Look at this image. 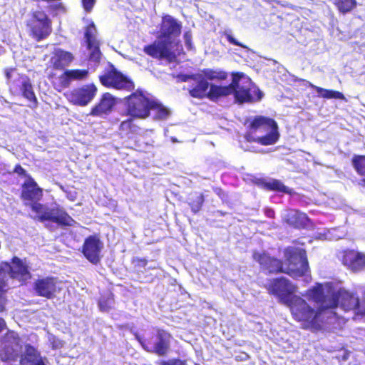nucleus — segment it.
<instances>
[{"instance_id": "bb28decb", "label": "nucleus", "mask_w": 365, "mask_h": 365, "mask_svg": "<svg viewBox=\"0 0 365 365\" xmlns=\"http://www.w3.org/2000/svg\"><path fill=\"white\" fill-rule=\"evenodd\" d=\"M283 220L294 228L301 229L307 225L309 217L305 213L297 210H290L284 215Z\"/></svg>"}, {"instance_id": "a18cd8bd", "label": "nucleus", "mask_w": 365, "mask_h": 365, "mask_svg": "<svg viewBox=\"0 0 365 365\" xmlns=\"http://www.w3.org/2000/svg\"><path fill=\"white\" fill-rule=\"evenodd\" d=\"M225 36L226 38V39L227 40V41L230 43V44H232V45H235V46H240V47H242V48H247V47L244 45L243 43H242L241 42L238 41L237 40H236L232 36L231 34L230 33H227L225 32Z\"/></svg>"}, {"instance_id": "c03bdc74", "label": "nucleus", "mask_w": 365, "mask_h": 365, "mask_svg": "<svg viewBox=\"0 0 365 365\" xmlns=\"http://www.w3.org/2000/svg\"><path fill=\"white\" fill-rule=\"evenodd\" d=\"M15 69L11 68L9 71H7L6 73V77L7 80L9 81V83L10 85V91L12 92H17V91H18L17 85L16 84L14 81L11 80V73Z\"/></svg>"}, {"instance_id": "39448f33", "label": "nucleus", "mask_w": 365, "mask_h": 365, "mask_svg": "<svg viewBox=\"0 0 365 365\" xmlns=\"http://www.w3.org/2000/svg\"><path fill=\"white\" fill-rule=\"evenodd\" d=\"M236 83L235 80L227 86H220L215 83H210L205 78L200 81V84H195L190 86L188 93L194 98H208L212 101H216L220 98L228 96L233 93V88Z\"/></svg>"}, {"instance_id": "603ef678", "label": "nucleus", "mask_w": 365, "mask_h": 365, "mask_svg": "<svg viewBox=\"0 0 365 365\" xmlns=\"http://www.w3.org/2000/svg\"><path fill=\"white\" fill-rule=\"evenodd\" d=\"M6 327V322L4 319L0 318V332H1Z\"/></svg>"}, {"instance_id": "cd10ccee", "label": "nucleus", "mask_w": 365, "mask_h": 365, "mask_svg": "<svg viewBox=\"0 0 365 365\" xmlns=\"http://www.w3.org/2000/svg\"><path fill=\"white\" fill-rule=\"evenodd\" d=\"M20 365H46L38 350L31 344L25 346L24 354L20 359Z\"/></svg>"}, {"instance_id": "6e6552de", "label": "nucleus", "mask_w": 365, "mask_h": 365, "mask_svg": "<svg viewBox=\"0 0 365 365\" xmlns=\"http://www.w3.org/2000/svg\"><path fill=\"white\" fill-rule=\"evenodd\" d=\"M135 339L143 349L159 356H167L170 350L172 334L168 331L157 328L150 339H145L138 334H135Z\"/></svg>"}, {"instance_id": "09e8293b", "label": "nucleus", "mask_w": 365, "mask_h": 365, "mask_svg": "<svg viewBox=\"0 0 365 365\" xmlns=\"http://www.w3.org/2000/svg\"><path fill=\"white\" fill-rule=\"evenodd\" d=\"M185 45L188 49H191L192 45V33L190 31H187L183 34Z\"/></svg>"}, {"instance_id": "c9c22d12", "label": "nucleus", "mask_w": 365, "mask_h": 365, "mask_svg": "<svg viewBox=\"0 0 365 365\" xmlns=\"http://www.w3.org/2000/svg\"><path fill=\"white\" fill-rule=\"evenodd\" d=\"M334 4L338 11L343 14L351 12L356 6V0H334Z\"/></svg>"}, {"instance_id": "f3484780", "label": "nucleus", "mask_w": 365, "mask_h": 365, "mask_svg": "<svg viewBox=\"0 0 365 365\" xmlns=\"http://www.w3.org/2000/svg\"><path fill=\"white\" fill-rule=\"evenodd\" d=\"M34 289L38 296L48 299H53L61 291L59 282L54 277L37 279L34 282Z\"/></svg>"}, {"instance_id": "7ed1b4c3", "label": "nucleus", "mask_w": 365, "mask_h": 365, "mask_svg": "<svg viewBox=\"0 0 365 365\" xmlns=\"http://www.w3.org/2000/svg\"><path fill=\"white\" fill-rule=\"evenodd\" d=\"M247 121L249 125L244 137L247 142L267 146L274 145L279 140L280 135L278 125L273 118L256 115Z\"/></svg>"}, {"instance_id": "4468645a", "label": "nucleus", "mask_w": 365, "mask_h": 365, "mask_svg": "<svg viewBox=\"0 0 365 365\" xmlns=\"http://www.w3.org/2000/svg\"><path fill=\"white\" fill-rule=\"evenodd\" d=\"M103 243L98 234L88 236L82 245L81 252L91 264H98L101 260Z\"/></svg>"}, {"instance_id": "f704fd0d", "label": "nucleus", "mask_w": 365, "mask_h": 365, "mask_svg": "<svg viewBox=\"0 0 365 365\" xmlns=\"http://www.w3.org/2000/svg\"><path fill=\"white\" fill-rule=\"evenodd\" d=\"M309 86L317 91L319 96H321L324 98H327V99H331V98L344 99V94L338 91L325 89V88L314 86L312 83H309Z\"/></svg>"}, {"instance_id": "dca6fc26", "label": "nucleus", "mask_w": 365, "mask_h": 365, "mask_svg": "<svg viewBox=\"0 0 365 365\" xmlns=\"http://www.w3.org/2000/svg\"><path fill=\"white\" fill-rule=\"evenodd\" d=\"M252 258L260 266L261 269L268 274L283 273L284 261L271 256L266 252L254 251Z\"/></svg>"}, {"instance_id": "6e6d98bb", "label": "nucleus", "mask_w": 365, "mask_h": 365, "mask_svg": "<svg viewBox=\"0 0 365 365\" xmlns=\"http://www.w3.org/2000/svg\"><path fill=\"white\" fill-rule=\"evenodd\" d=\"M359 185L362 187H364L365 188V178H362L361 179V180L359 181Z\"/></svg>"}, {"instance_id": "9d476101", "label": "nucleus", "mask_w": 365, "mask_h": 365, "mask_svg": "<svg viewBox=\"0 0 365 365\" xmlns=\"http://www.w3.org/2000/svg\"><path fill=\"white\" fill-rule=\"evenodd\" d=\"M29 36L36 41L46 38L52 32V21L43 10L32 11L26 22Z\"/></svg>"}, {"instance_id": "2f4dec72", "label": "nucleus", "mask_w": 365, "mask_h": 365, "mask_svg": "<svg viewBox=\"0 0 365 365\" xmlns=\"http://www.w3.org/2000/svg\"><path fill=\"white\" fill-rule=\"evenodd\" d=\"M205 201L204 195L200 192H190L187 197V203L193 214H197L202 209Z\"/></svg>"}, {"instance_id": "864d4df0", "label": "nucleus", "mask_w": 365, "mask_h": 365, "mask_svg": "<svg viewBox=\"0 0 365 365\" xmlns=\"http://www.w3.org/2000/svg\"><path fill=\"white\" fill-rule=\"evenodd\" d=\"M54 8H55V9H64L62 3H58V4L55 5Z\"/></svg>"}, {"instance_id": "f03ea898", "label": "nucleus", "mask_w": 365, "mask_h": 365, "mask_svg": "<svg viewBox=\"0 0 365 365\" xmlns=\"http://www.w3.org/2000/svg\"><path fill=\"white\" fill-rule=\"evenodd\" d=\"M360 299L354 292L340 288L333 292L329 299V303L326 306L315 308L319 314L315 326L308 327V330L318 331L323 329L327 319L331 317L339 319L336 313L333 310L338 307L345 312L354 311L356 314L359 308Z\"/></svg>"}, {"instance_id": "a878e982", "label": "nucleus", "mask_w": 365, "mask_h": 365, "mask_svg": "<svg viewBox=\"0 0 365 365\" xmlns=\"http://www.w3.org/2000/svg\"><path fill=\"white\" fill-rule=\"evenodd\" d=\"M74 59L73 55L61 48L55 49L50 58V63L55 70H63Z\"/></svg>"}, {"instance_id": "4c0bfd02", "label": "nucleus", "mask_w": 365, "mask_h": 365, "mask_svg": "<svg viewBox=\"0 0 365 365\" xmlns=\"http://www.w3.org/2000/svg\"><path fill=\"white\" fill-rule=\"evenodd\" d=\"M352 165L359 175H365V155H354Z\"/></svg>"}, {"instance_id": "aec40b11", "label": "nucleus", "mask_w": 365, "mask_h": 365, "mask_svg": "<svg viewBox=\"0 0 365 365\" xmlns=\"http://www.w3.org/2000/svg\"><path fill=\"white\" fill-rule=\"evenodd\" d=\"M182 31V24L170 15L163 16L160 24L159 39L170 41L172 38L178 37Z\"/></svg>"}, {"instance_id": "e433bc0d", "label": "nucleus", "mask_w": 365, "mask_h": 365, "mask_svg": "<svg viewBox=\"0 0 365 365\" xmlns=\"http://www.w3.org/2000/svg\"><path fill=\"white\" fill-rule=\"evenodd\" d=\"M177 82H187L190 80L195 81L196 84H200V81L203 80L204 78L200 73H179L176 76Z\"/></svg>"}, {"instance_id": "c756f323", "label": "nucleus", "mask_w": 365, "mask_h": 365, "mask_svg": "<svg viewBox=\"0 0 365 365\" xmlns=\"http://www.w3.org/2000/svg\"><path fill=\"white\" fill-rule=\"evenodd\" d=\"M151 111L153 112V119L155 120H165L170 114L168 108L165 107L161 103L151 98L149 105V117Z\"/></svg>"}, {"instance_id": "4d7b16f0", "label": "nucleus", "mask_w": 365, "mask_h": 365, "mask_svg": "<svg viewBox=\"0 0 365 365\" xmlns=\"http://www.w3.org/2000/svg\"><path fill=\"white\" fill-rule=\"evenodd\" d=\"M4 310V307L3 305H0V312H2Z\"/></svg>"}, {"instance_id": "393cba45", "label": "nucleus", "mask_w": 365, "mask_h": 365, "mask_svg": "<svg viewBox=\"0 0 365 365\" xmlns=\"http://www.w3.org/2000/svg\"><path fill=\"white\" fill-rule=\"evenodd\" d=\"M19 78L21 80L20 91L21 96L29 103V107L32 109L37 108L38 102L34 91L30 78L24 74H19Z\"/></svg>"}, {"instance_id": "a211bd4d", "label": "nucleus", "mask_w": 365, "mask_h": 365, "mask_svg": "<svg viewBox=\"0 0 365 365\" xmlns=\"http://www.w3.org/2000/svg\"><path fill=\"white\" fill-rule=\"evenodd\" d=\"M43 195V189L38 186L32 176H28L21 185L20 199L23 201L24 205L33 201H41Z\"/></svg>"}, {"instance_id": "37998d69", "label": "nucleus", "mask_w": 365, "mask_h": 365, "mask_svg": "<svg viewBox=\"0 0 365 365\" xmlns=\"http://www.w3.org/2000/svg\"><path fill=\"white\" fill-rule=\"evenodd\" d=\"M158 365H187V361L179 358H174L168 360H160L157 361Z\"/></svg>"}, {"instance_id": "72a5a7b5", "label": "nucleus", "mask_w": 365, "mask_h": 365, "mask_svg": "<svg viewBox=\"0 0 365 365\" xmlns=\"http://www.w3.org/2000/svg\"><path fill=\"white\" fill-rule=\"evenodd\" d=\"M203 78L207 81H225L227 78V73L220 69L204 68L202 70Z\"/></svg>"}, {"instance_id": "f8f14e48", "label": "nucleus", "mask_w": 365, "mask_h": 365, "mask_svg": "<svg viewBox=\"0 0 365 365\" xmlns=\"http://www.w3.org/2000/svg\"><path fill=\"white\" fill-rule=\"evenodd\" d=\"M171 41L158 39L143 47V52L158 61H165L168 63L176 61L177 53L171 49Z\"/></svg>"}, {"instance_id": "7c9ffc66", "label": "nucleus", "mask_w": 365, "mask_h": 365, "mask_svg": "<svg viewBox=\"0 0 365 365\" xmlns=\"http://www.w3.org/2000/svg\"><path fill=\"white\" fill-rule=\"evenodd\" d=\"M9 262L2 261L0 262V297H3L8 292L9 287Z\"/></svg>"}, {"instance_id": "5fc2aeb1", "label": "nucleus", "mask_w": 365, "mask_h": 365, "mask_svg": "<svg viewBox=\"0 0 365 365\" xmlns=\"http://www.w3.org/2000/svg\"><path fill=\"white\" fill-rule=\"evenodd\" d=\"M360 304H365V289L362 292L361 301H360Z\"/></svg>"}, {"instance_id": "473e14b6", "label": "nucleus", "mask_w": 365, "mask_h": 365, "mask_svg": "<svg viewBox=\"0 0 365 365\" xmlns=\"http://www.w3.org/2000/svg\"><path fill=\"white\" fill-rule=\"evenodd\" d=\"M259 185L261 187L269 191H277L289 194L290 191L280 180L274 179L272 181L260 180Z\"/></svg>"}, {"instance_id": "ddd939ff", "label": "nucleus", "mask_w": 365, "mask_h": 365, "mask_svg": "<svg viewBox=\"0 0 365 365\" xmlns=\"http://www.w3.org/2000/svg\"><path fill=\"white\" fill-rule=\"evenodd\" d=\"M0 359L3 361H16L21 350V339L13 331H8L1 338Z\"/></svg>"}, {"instance_id": "9b49d317", "label": "nucleus", "mask_w": 365, "mask_h": 365, "mask_svg": "<svg viewBox=\"0 0 365 365\" xmlns=\"http://www.w3.org/2000/svg\"><path fill=\"white\" fill-rule=\"evenodd\" d=\"M99 81L106 88L118 91H133L135 83L132 79L118 71L113 64L103 74L99 76Z\"/></svg>"}, {"instance_id": "1a4fd4ad", "label": "nucleus", "mask_w": 365, "mask_h": 365, "mask_svg": "<svg viewBox=\"0 0 365 365\" xmlns=\"http://www.w3.org/2000/svg\"><path fill=\"white\" fill-rule=\"evenodd\" d=\"M243 75L240 73L232 74V80L236 81L233 94L238 103H252L259 101L263 97V93L255 86L250 78L242 79Z\"/></svg>"}, {"instance_id": "412c9836", "label": "nucleus", "mask_w": 365, "mask_h": 365, "mask_svg": "<svg viewBox=\"0 0 365 365\" xmlns=\"http://www.w3.org/2000/svg\"><path fill=\"white\" fill-rule=\"evenodd\" d=\"M9 274L12 279L25 282L31 278L29 266L26 258L21 259L14 256L9 262Z\"/></svg>"}, {"instance_id": "8fccbe9b", "label": "nucleus", "mask_w": 365, "mask_h": 365, "mask_svg": "<svg viewBox=\"0 0 365 365\" xmlns=\"http://www.w3.org/2000/svg\"><path fill=\"white\" fill-rule=\"evenodd\" d=\"M356 314L361 317H365V304L359 303V306Z\"/></svg>"}, {"instance_id": "ea45409f", "label": "nucleus", "mask_w": 365, "mask_h": 365, "mask_svg": "<svg viewBox=\"0 0 365 365\" xmlns=\"http://www.w3.org/2000/svg\"><path fill=\"white\" fill-rule=\"evenodd\" d=\"M131 263L135 270L139 274L142 272V269H145L148 261L146 258L136 257L131 259Z\"/></svg>"}, {"instance_id": "58836bf2", "label": "nucleus", "mask_w": 365, "mask_h": 365, "mask_svg": "<svg viewBox=\"0 0 365 365\" xmlns=\"http://www.w3.org/2000/svg\"><path fill=\"white\" fill-rule=\"evenodd\" d=\"M67 73L69 75L71 81L73 80H83L87 78L88 75V70L83 69H73V70H66Z\"/></svg>"}, {"instance_id": "13d9d810", "label": "nucleus", "mask_w": 365, "mask_h": 365, "mask_svg": "<svg viewBox=\"0 0 365 365\" xmlns=\"http://www.w3.org/2000/svg\"><path fill=\"white\" fill-rule=\"evenodd\" d=\"M195 365H200V364H197V363H195Z\"/></svg>"}, {"instance_id": "4be33fe9", "label": "nucleus", "mask_w": 365, "mask_h": 365, "mask_svg": "<svg viewBox=\"0 0 365 365\" xmlns=\"http://www.w3.org/2000/svg\"><path fill=\"white\" fill-rule=\"evenodd\" d=\"M116 103V98L110 93L106 92L91 108L89 115L93 117H105L112 112Z\"/></svg>"}, {"instance_id": "2eb2a0df", "label": "nucleus", "mask_w": 365, "mask_h": 365, "mask_svg": "<svg viewBox=\"0 0 365 365\" xmlns=\"http://www.w3.org/2000/svg\"><path fill=\"white\" fill-rule=\"evenodd\" d=\"M97 91L96 85L89 83L73 88L67 93L66 97L72 104L85 106L95 98Z\"/></svg>"}, {"instance_id": "f257e3e1", "label": "nucleus", "mask_w": 365, "mask_h": 365, "mask_svg": "<svg viewBox=\"0 0 365 365\" xmlns=\"http://www.w3.org/2000/svg\"><path fill=\"white\" fill-rule=\"evenodd\" d=\"M269 294L278 298L279 302L289 308L292 318L300 323L302 328L315 326L319 313L305 299L296 295L297 287L286 277L272 279L267 287Z\"/></svg>"}, {"instance_id": "c85d7f7f", "label": "nucleus", "mask_w": 365, "mask_h": 365, "mask_svg": "<svg viewBox=\"0 0 365 365\" xmlns=\"http://www.w3.org/2000/svg\"><path fill=\"white\" fill-rule=\"evenodd\" d=\"M307 297L312 302L319 304V307L326 306L329 303V297L325 295L324 287L321 283H316L313 287L306 291Z\"/></svg>"}, {"instance_id": "6ab92c4d", "label": "nucleus", "mask_w": 365, "mask_h": 365, "mask_svg": "<svg viewBox=\"0 0 365 365\" xmlns=\"http://www.w3.org/2000/svg\"><path fill=\"white\" fill-rule=\"evenodd\" d=\"M341 263L354 273L365 269V254L352 249H346L341 252Z\"/></svg>"}, {"instance_id": "b1692460", "label": "nucleus", "mask_w": 365, "mask_h": 365, "mask_svg": "<svg viewBox=\"0 0 365 365\" xmlns=\"http://www.w3.org/2000/svg\"><path fill=\"white\" fill-rule=\"evenodd\" d=\"M121 117H125L124 120H121L118 127V132L119 135L123 138L125 137L128 138H133L137 135L140 128L135 123L137 118H134L132 115H120Z\"/></svg>"}, {"instance_id": "49530a36", "label": "nucleus", "mask_w": 365, "mask_h": 365, "mask_svg": "<svg viewBox=\"0 0 365 365\" xmlns=\"http://www.w3.org/2000/svg\"><path fill=\"white\" fill-rule=\"evenodd\" d=\"M95 4L96 0H81L82 6L84 11L87 13H89L92 11Z\"/></svg>"}, {"instance_id": "de8ad7c7", "label": "nucleus", "mask_w": 365, "mask_h": 365, "mask_svg": "<svg viewBox=\"0 0 365 365\" xmlns=\"http://www.w3.org/2000/svg\"><path fill=\"white\" fill-rule=\"evenodd\" d=\"M14 173L18 174L20 176L25 177L27 179L28 176H31L26 173V170L20 165L16 164L14 168Z\"/></svg>"}, {"instance_id": "20e7f679", "label": "nucleus", "mask_w": 365, "mask_h": 365, "mask_svg": "<svg viewBox=\"0 0 365 365\" xmlns=\"http://www.w3.org/2000/svg\"><path fill=\"white\" fill-rule=\"evenodd\" d=\"M283 273L294 279L310 276V268L304 249L289 246L284 250Z\"/></svg>"}, {"instance_id": "0eeeda50", "label": "nucleus", "mask_w": 365, "mask_h": 365, "mask_svg": "<svg viewBox=\"0 0 365 365\" xmlns=\"http://www.w3.org/2000/svg\"><path fill=\"white\" fill-rule=\"evenodd\" d=\"M150 101L142 90L137 89L123 98L125 109L120 115H132L138 120H145L149 118Z\"/></svg>"}, {"instance_id": "5701e85b", "label": "nucleus", "mask_w": 365, "mask_h": 365, "mask_svg": "<svg viewBox=\"0 0 365 365\" xmlns=\"http://www.w3.org/2000/svg\"><path fill=\"white\" fill-rule=\"evenodd\" d=\"M96 31L93 23L86 27L84 36L87 43V48L91 51L89 60L98 64L101 61L102 53L100 50V42L96 39L94 32Z\"/></svg>"}, {"instance_id": "423d86ee", "label": "nucleus", "mask_w": 365, "mask_h": 365, "mask_svg": "<svg viewBox=\"0 0 365 365\" xmlns=\"http://www.w3.org/2000/svg\"><path fill=\"white\" fill-rule=\"evenodd\" d=\"M25 206H29L33 212L37 214L35 220L42 222L49 221L62 227H71L76 222L66 210L61 208H46L40 201H33Z\"/></svg>"}, {"instance_id": "a19ab883", "label": "nucleus", "mask_w": 365, "mask_h": 365, "mask_svg": "<svg viewBox=\"0 0 365 365\" xmlns=\"http://www.w3.org/2000/svg\"><path fill=\"white\" fill-rule=\"evenodd\" d=\"M113 303V297L112 296L102 297L98 301V307L101 312H108L111 309Z\"/></svg>"}, {"instance_id": "79ce46f5", "label": "nucleus", "mask_w": 365, "mask_h": 365, "mask_svg": "<svg viewBox=\"0 0 365 365\" xmlns=\"http://www.w3.org/2000/svg\"><path fill=\"white\" fill-rule=\"evenodd\" d=\"M71 81V80L69 75L67 73V71H65L58 76L57 82L54 83V84L56 87L61 89L68 87Z\"/></svg>"}, {"instance_id": "3c124183", "label": "nucleus", "mask_w": 365, "mask_h": 365, "mask_svg": "<svg viewBox=\"0 0 365 365\" xmlns=\"http://www.w3.org/2000/svg\"><path fill=\"white\" fill-rule=\"evenodd\" d=\"M265 215L269 218H274L275 216V212L272 209L268 208L265 210Z\"/></svg>"}]
</instances>
